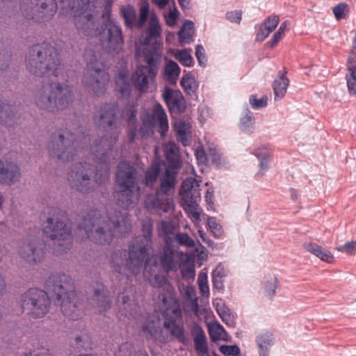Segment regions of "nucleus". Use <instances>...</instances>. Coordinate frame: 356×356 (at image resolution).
I'll list each match as a JSON object with an SVG mask.
<instances>
[{
  "label": "nucleus",
  "instance_id": "nucleus-53",
  "mask_svg": "<svg viewBox=\"0 0 356 356\" xmlns=\"http://www.w3.org/2000/svg\"><path fill=\"white\" fill-rule=\"evenodd\" d=\"M250 104L253 108H264L267 106L268 98L266 96H262L258 99L256 95H252L250 97Z\"/></svg>",
  "mask_w": 356,
  "mask_h": 356
},
{
  "label": "nucleus",
  "instance_id": "nucleus-22",
  "mask_svg": "<svg viewBox=\"0 0 356 356\" xmlns=\"http://www.w3.org/2000/svg\"><path fill=\"white\" fill-rule=\"evenodd\" d=\"M20 178L19 168L10 162H3L0 159V182L11 185Z\"/></svg>",
  "mask_w": 356,
  "mask_h": 356
},
{
  "label": "nucleus",
  "instance_id": "nucleus-59",
  "mask_svg": "<svg viewBox=\"0 0 356 356\" xmlns=\"http://www.w3.org/2000/svg\"><path fill=\"white\" fill-rule=\"evenodd\" d=\"M226 17L231 22L240 24L241 19H242V11L234 10V11L227 12L226 13Z\"/></svg>",
  "mask_w": 356,
  "mask_h": 356
},
{
  "label": "nucleus",
  "instance_id": "nucleus-49",
  "mask_svg": "<svg viewBox=\"0 0 356 356\" xmlns=\"http://www.w3.org/2000/svg\"><path fill=\"white\" fill-rule=\"evenodd\" d=\"M175 239L181 246L186 248H194L195 246L194 240L192 239L186 233L176 234Z\"/></svg>",
  "mask_w": 356,
  "mask_h": 356
},
{
  "label": "nucleus",
  "instance_id": "nucleus-64",
  "mask_svg": "<svg viewBox=\"0 0 356 356\" xmlns=\"http://www.w3.org/2000/svg\"><path fill=\"white\" fill-rule=\"evenodd\" d=\"M6 289V284L3 276L0 273V297L3 294Z\"/></svg>",
  "mask_w": 356,
  "mask_h": 356
},
{
  "label": "nucleus",
  "instance_id": "nucleus-52",
  "mask_svg": "<svg viewBox=\"0 0 356 356\" xmlns=\"http://www.w3.org/2000/svg\"><path fill=\"white\" fill-rule=\"evenodd\" d=\"M207 225L216 237H220L222 234V227L218 223L215 218L209 217L207 219Z\"/></svg>",
  "mask_w": 356,
  "mask_h": 356
},
{
  "label": "nucleus",
  "instance_id": "nucleus-33",
  "mask_svg": "<svg viewBox=\"0 0 356 356\" xmlns=\"http://www.w3.org/2000/svg\"><path fill=\"white\" fill-rule=\"evenodd\" d=\"M165 154L166 160L170 163L169 165L177 169L181 165L180 156L179 154V148L174 143H168L165 147Z\"/></svg>",
  "mask_w": 356,
  "mask_h": 356
},
{
  "label": "nucleus",
  "instance_id": "nucleus-17",
  "mask_svg": "<svg viewBox=\"0 0 356 356\" xmlns=\"http://www.w3.org/2000/svg\"><path fill=\"white\" fill-rule=\"evenodd\" d=\"M144 205L149 211L167 213L172 208V197L156 190L154 194H149L145 197Z\"/></svg>",
  "mask_w": 356,
  "mask_h": 356
},
{
  "label": "nucleus",
  "instance_id": "nucleus-2",
  "mask_svg": "<svg viewBox=\"0 0 356 356\" xmlns=\"http://www.w3.org/2000/svg\"><path fill=\"white\" fill-rule=\"evenodd\" d=\"M27 70L38 76L54 77L44 83L35 97L36 106L40 110L55 113L67 108L73 100V92L67 81L68 75L61 65L56 49L48 43L36 44L30 49L26 58Z\"/></svg>",
  "mask_w": 356,
  "mask_h": 356
},
{
  "label": "nucleus",
  "instance_id": "nucleus-61",
  "mask_svg": "<svg viewBox=\"0 0 356 356\" xmlns=\"http://www.w3.org/2000/svg\"><path fill=\"white\" fill-rule=\"evenodd\" d=\"M225 276V269L221 265H218L212 272V277L223 278Z\"/></svg>",
  "mask_w": 356,
  "mask_h": 356
},
{
  "label": "nucleus",
  "instance_id": "nucleus-46",
  "mask_svg": "<svg viewBox=\"0 0 356 356\" xmlns=\"http://www.w3.org/2000/svg\"><path fill=\"white\" fill-rule=\"evenodd\" d=\"M279 286V281L276 277H271L264 284V291L266 295L270 298H273L275 293L276 290Z\"/></svg>",
  "mask_w": 356,
  "mask_h": 356
},
{
  "label": "nucleus",
  "instance_id": "nucleus-54",
  "mask_svg": "<svg viewBox=\"0 0 356 356\" xmlns=\"http://www.w3.org/2000/svg\"><path fill=\"white\" fill-rule=\"evenodd\" d=\"M220 353L226 356H236L240 353V349L237 346L222 345L220 347Z\"/></svg>",
  "mask_w": 356,
  "mask_h": 356
},
{
  "label": "nucleus",
  "instance_id": "nucleus-47",
  "mask_svg": "<svg viewBox=\"0 0 356 356\" xmlns=\"http://www.w3.org/2000/svg\"><path fill=\"white\" fill-rule=\"evenodd\" d=\"M175 58L184 66L191 67L193 64V58L186 49L178 51Z\"/></svg>",
  "mask_w": 356,
  "mask_h": 356
},
{
  "label": "nucleus",
  "instance_id": "nucleus-45",
  "mask_svg": "<svg viewBox=\"0 0 356 356\" xmlns=\"http://www.w3.org/2000/svg\"><path fill=\"white\" fill-rule=\"evenodd\" d=\"M254 123L253 114L250 111H247L246 113L241 119L240 128L243 131L248 132L253 129Z\"/></svg>",
  "mask_w": 356,
  "mask_h": 356
},
{
  "label": "nucleus",
  "instance_id": "nucleus-9",
  "mask_svg": "<svg viewBox=\"0 0 356 356\" xmlns=\"http://www.w3.org/2000/svg\"><path fill=\"white\" fill-rule=\"evenodd\" d=\"M84 56L87 64L84 70L83 83L90 91L101 96L106 91L110 81L106 65L90 50L87 49Z\"/></svg>",
  "mask_w": 356,
  "mask_h": 356
},
{
  "label": "nucleus",
  "instance_id": "nucleus-14",
  "mask_svg": "<svg viewBox=\"0 0 356 356\" xmlns=\"http://www.w3.org/2000/svg\"><path fill=\"white\" fill-rule=\"evenodd\" d=\"M44 245L38 238H26L19 249V257L29 265L40 263L44 257Z\"/></svg>",
  "mask_w": 356,
  "mask_h": 356
},
{
  "label": "nucleus",
  "instance_id": "nucleus-7",
  "mask_svg": "<svg viewBox=\"0 0 356 356\" xmlns=\"http://www.w3.org/2000/svg\"><path fill=\"white\" fill-rule=\"evenodd\" d=\"M138 175L136 168L127 161L120 162L115 173L114 197L122 208L133 207L138 200Z\"/></svg>",
  "mask_w": 356,
  "mask_h": 356
},
{
  "label": "nucleus",
  "instance_id": "nucleus-30",
  "mask_svg": "<svg viewBox=\"0 0 356 356\" xmlns=\"http://www.w3.org/2000/svg\"><path fill=\"white\" fill-rule=\"evenodd\" d=\"M163 326L165 328L170 330L171 335L175 337L178 341L182 343H186L188 339L185 334L184 326L178 325L174 318H166Z\"/></svg>",
  "mask_w": 356,
  "mask_h": 356
},
{
  "label": "nucleus",
  "instance_id": "nucleus-10",
  "mask_svg": "<svg viewBox=\"0 0 356 356\" xmlns=\"http://www.w3.org/2000/svg\"><path fill=\"white\" fill-rule=\"evenodd\" d=\"M200 190L199 181L193 177L186 178L183 181L180 190L184 209L195 225L200 222L201 216L203 215V211L198 204L201 198Z\"/></svg>",
  "mask_w": 356,
  "mask_h": 356
},
{
  "label": "nucleus",
  "instance_id": "nucleus-29",
  "mask_svg": "<svg viewBox=\"0 0 356 356\" xmlns=\"http://www.w3.org/2000/svg\"><path fill=\"white\" fill-rule=\"evenodd\" d=\"M256 343L259 356H269L270 348L273 344V334L270 332H262L257 336Z\"/></svg>",
  "mask_w": 356,
  "mask_h": 356
},
{
  "label": "nucleus",
  "instance_id": "nucleus-19",
  "mask_svg": "<svg viewBox=\"0 0 356 356\" xmlns=\"http://www.w3.org/2000/svg\"><path fill=\"white\" fill-rule=\"evenodd\" d=\"M178 253L173 250L170 244H165L163 252L159 256H156L154 262L156 266H159L163 270L168 273L176 270L179 266L177 259Z\"/></svg>",
  "mask_w": 356,
  "mask_h": 356
},
{
  "label": "nucleus",
  "instance_id": "nucleus-15",
  "mask_svg": "<svg viewBox=\"0 0 356 356\" xmlns=\"http://www.w3.org/2000/svg\"><path fill=\"white\" fill-rule=\"evenodd\" d=\"M143 127L152 129L155 126L159 127L158 131L163 136L168 131V121L167 114L161 104L157 103L152 108L146 112L141 118Z\"/></svg>",
  "mask_w": 356,
  "mask_h": 356
},
{
  "label": "nucleus",
  "instance_id": "nucleus-60",
  "mask_svg": "<svg viewBox=\"0 0 356 356\" xmlns=\"http://www.w3.org/2000/svg\"><path fill=\"white\" fill-rule=\"evenodd\" d=\"M349 64H356V31L353 40V46L348 58Z\"/></svg>",
  "mask_w": 356,
  "mask_h": 356
},
{
  "label": "nucleus",
  "instance_id": "nucleus-38",
  "mask_svg": "<svg viewBox=\"0 0 356 356\" xmlns=\"http://www.w3.org/2000/svg\"><path fill=\"white\" fill-rule=\"evenodd\" d=\"M193 23L186 21L178 33L179 41L181 44H189L193 35Z\"/></svg>",
  "mask_w": 356,
  "mask_h": 356
},
{
  "label": "nucleus",
  "instance_id": "nucleus-63",
  "mask_svg": "<svg viewBox=\"0 0 356 356\" xmlns=\"http://www.w3.org/2000/svg\"><path fill=\"white\" fill-rule=\"evenodd\" d=\"M213 286L217 289H222L223 288L222 278L212 277Z\"/></svg>",
  "mask_w": 356,
  "mask_h": 356
},
{
  "label": "nucleus",
  "instance_id": "nucleus-62",
  "mask_svg": "<svg viewBox=\"0 0 356 356\" xmlns=\"http://www.w3.org/2000/svg\"><path fill=\"white\" fill-rule=\"evenodd\" d=\"M181 272L184 277H194L195 276V270L193 267L191 266H189L186 268H183Z\"/></svg>",
  "mask_w": 356,
  "mask_h": 356
},
{
  "label": "nucleus",
  "instance_id": "nucleus-1",
  "mask_svg": "<svg viewBox=\"0 0 356 356\" xmlns=\"http://www.w3.org/2000/svg\"><path fill=\"white\" fill-rule=\"evenodd\" d=\"M122 113L116 104H105L102 105L95 118V122L105 129L113 130L109 135L96 139L88 147L90 141L88 134L83 132L79 127L75 132L67 129H59L53 134L48 143V149L52 158L62 162H67L74 159L85 148L90 150L92 159L97 163L104 166L99 173L97 167L92 164L80 162L72 165L67 175V180L70 186L81 193H89L108 179V164L116 160L119 156L116 145L118 134L115 130L120 121Z\"/></svg>",
  "mask_w": 356,
  "mask_h": 356
},
{
  "label": "nucleus",
  "instance_id": "nucleus-6",
  "mask_svg": "<svg viewBox=\"0 0 356 356\" xmlns=\"http://www.w3.org/2000/svg\"><path fill=\"white\" fill-rule=\"evenodd\" d=\"M142 57L145 65H137L132 77L128 71L120 70L115 77V90L123 98L129 97L132 90V84L141 92L149 91L154 82L161 61L158 44L143 49Z\"/></svg>",
  "mask_w": 356,
  "mask_h": 356
},
{
  "label": "nucleus",
  "instance_id": "nucleus-11",
  "mask_svg": "<svg viewBox=\"0 0 356 356\" xmlns=\"http://www.w3.org/2000/svg\"><path fill=\"white\" fill-rule=\"evenodd\" d=\"M56 0H22L20 10L29 19L37 22L49 21L56 11Z\"/></svg>",
  "mask_w": 356,
  "mask_h": 356
},
{
  "label": "nucleus",
  "instance_id": "nucleus-27",
  "mask_svg": "<svg viewBox=\"0 0 356 356\" xmlns=\"http://www.w3.org/2000/svg\"><path fill=\"white\" fill-rule=\"evenodd\" d=\"M286 74V71L285 70L283 72L280 71L278 77L275 79L273 83V89L275 100L282 99L286 92L289 85V80Z\"/></svg>",
  "mask_w": 356,
  "mask_h": 356
},
{
  "label": "nucleus",
  "instance_id": "nucleus-25",
  "mask_svg": "<svg viewBox=\"0 0 356 356\" xmlns=\"http://www.w3.org/2000/svg\"><path fill=\"white\" fill-rule=\"evenodd\" d=\"M280 22V17L277 15L268 17L259 26L256 35L257 40L264 41L275 29Z\"/></svg>",
  "mask_w": 356,
  "mask_h": 356
},
{
  "label": "nucleus",
  "instance_id": "nucleus-28",
  "mask_svg": "<svg viewBox=\"0 0 356 356\" xmlns=\"http://www.w3.org/2000/svg\"><path fill=\"white\" fill-rule=\"evenodd\" d=\"M192 127L190 122L185 120H179L175 124V130L177 136V140L184 146L190 144Z\"/></svg>",
  "mask_w": 356,
  "mask_h": 356
},
{
  "label": "nucleus",
  "instance_id": "nucleus-44",
  "mask_svg": "<svg viewBox=\"0 0 356 356\" xmlns=\"http://www.w3.org/2000/svg\"><path fill=\"white\" fill-rule=\"evenodd\" d=\"M289 24V22L288 21H285L281 24L278 30L273 35L272 39L268 42L270 47L273 48L278 44L284 35L285 31L287 30Z\"/></svg>",
  "mask_w": 356,
  "mask_h": 356
},
{
  "label": "nucleus",
  "instance_id": "nucleus-34",
  "mask_svg": "<svg viewBox=\"0 0 356 356\" xmlns=\"http://www.w3.org/2000/svg\"><path fill=\"white\" fill-rule=\"evenodd\" d=\"M115 356H149L145 350L138 349L131 342L121 344Z\"/></svg>",
  "mask_w": 356,
  "mask_h": 356
},
{
  "label": "nucleus",
  "instance_id": "nucleus-21",
  "mask_svg": "<svg viewBox=\"0 0 356 356\" xmlns=\"http://www.w3.org/2000/svg\"><path fill=\"white\" fill-rule=\"evenodd\" d=\"M155 281L158 282V286H166L168 291L167 296L162 298V301L164 306L166 307L167 312H172L175 317L181 316V309L179 303L175 299V296L172 291V287L167 284V280L159 275L154 276Z\"/></svg>",
  "mask_w": 356,
  "mask_h": 356
},
{
  "label": "nucleus",
  "instance_id": "nucleus-56",
  "mask_svg": "<svg viewBox=\"0 0 356 356\" xmlns=\"http://www.w3.org/2000/svg\"><path fill=\"white\" fill-rule=\"evenodd\" d=\"M179 11L176 8L170 10L168 15H165V23L169 26H173L177 22Z\"/></svg>",
  "mask_w": 356,
  "mask_h": 356
},
{
  "label": "nucleus",
  "instance_id": "nucleus-4",
  "mask_svg": "<svg viewBox=\"0 0 356 356\" xmlns=\"http://www.w3.org/2000/svg\"><path fill=\"white\" fill-rule=\"evenodd\" d=\"M131 222L127 213L115 211L103 215L97 209L90 211L79 224L80 232L95 243L110 244L114 236H123L130 232Z\"/></svg>",
  "mask_w": 356,
  "mask_h": 356
},
{
  "label": "nucleus",
  "instance_id": "nucleus-42",
  "mask_svg": "<svg viewBox=\"0 0 356 356\" xmlns=\"http://www.w3.org/2000/svg\"><path fill=\"white\" fill-rule=\"evenodd\" d=\"M174 227L172 225L167 221L162 220L160 223L159 228V233L162 236L165 242V244L171 243L170 234L173 233Z\"/></svg>",
  "mask_w": 356,
  "mask_h": 356
},
{
  "label": "nucleus",
  "instance_id": "nucleus-55",
  "mask_svg": "<svg viewBox=\"0 0 356 356\" xmlns=\"http://www.w3.org/2000/svg\"><path fill=\"white\" fill-rule=\"evenodd\" d=\"M337 250L341 252H346L348 254L353 255L356 252V242L350 241L340 245L336 248Z\"/></svg>",
  "mask_w": 356,
  "mask_h": 356
},
{
  "label": "nucleus",
  "instance_id": "nucleus-26",
  "mask_svg": "<svg viewBox=\"0 0 356 356\" xmlns=\"http://www.w3.org/2000/svg\"><path fill=\"white\" fill-rule=\"evenodd\" d=\"M303 248L306 251L314 254L324 262L332 264L334 261L333 254L329 250L315 243L306 242L303 244Z\"/></svg>",
  "mask_w": 356,
  "mask_h": 356
},
{
  "label": "nucleus",
  "instance_id": "nucleus-13",
  "mask_svg": "<svg viewBox=\"0 0 356 356\" xmlns=\"http://www.w3.org/2000/svg\"><path fill=\"white\" fill-rule=\"evenodd\" d=\"M71 283L74 284L72 279L70 277ZM73 285L72 291L68 292L63 295L62 300H60V309L63 315L68 319L76 321L81 318L83 314V303L81 302L83 300L81 298L79 293L78 294L74 289Z\"/></svg>",
  "mask_w": 356,
  "mask_h": 356
},
{
  "label": "nucleus",
  "instance_id": "nucleus-3",
  "mask_svg": "<svg viewBox=\"0 0 356 356\" xmlns=\"http://www.w3.org/2000/svg\"><path fill=\"white\" fill-rule=\"evenodd\" d=\"M143 234L134 238L129 246V251L118 250L112 252L110 261L113 269L122 275L129 277L140 273L147 263L153 251L151 220L143 223Z\"/></svg>",
  "mask_w": 356,
  "mask_h": 356
},
{
  "label": "nucleus",
  "instance_id": "nucleus-20",
  "mask_svg": "<svg viewBox=\"0 0 356 356\" xmlns=\"http://www.w3.org/2000/svg\"><path fill=\"white\" fill-rule=\"evenodd\" d=\"M177 169L171 165L167 166L165 171L161 172L159 176V185L157 190L161 193H164L171 197L177 183Z\"/></svg>",
  "mask_w": 356,
  "mask_h": 356
},
{
  "label": "nucleus",
  "instance_id": "nucleus-12",
  "mask_svg": "<svg viewBox=\"0 0 356 356\" xmlns=\"http://www.w3.org/2000/svg\"><path fill=\"white\" fill-rule=\"evenodd\" d=\"M100 42L103 49L109 54L120 53L124 44L122 31L115 21L108 19L99 32Z\"/></svg>",
  "mask_w": 356,
  "mask_h": 356
},
{
  "label": "nucleus",
  "instance_id": "nucleus-31",
  "mask_svg": "<svg viewBox=\"0 0 356 356\" xmlns=\"http://www.w3.org/2000/svg\"><path fill=\"white\" fill-rule=\"evenodd\" d=\"M18 108L19 106L5 104L0 99V124L10 127L11 122L14 121V117H15V113Z\"/></svg>",
  "mask_w": 356,
  "mask_h": 356
},
{
  "label": "nucleus",
  "instance_id": "nucleus-43",
  "mask_svg": "<svg viewBox=\"0 0 356 356\" xmlns=\"http://www.w3.org/2000/svg\"><path fill=\"white\" fill-rule=\"evenodd\" d=\"M197 284L200 293L202 297L208 298L209 296V287L208 285V277L206 273L201 272L198 275Z\"/></svg>",
  "mask_w": 356,
  "mask_h": 356
},
{
  "label": "nucleus",
  "instance_id": "nucleus-35",
  "mask_svg": "<svg viewBox=\"0 0 356 356\" xmlns=\"http://www.w3.org/2000/svg\"><path fill=\"white\" fill-rule=\"evenodd\" d=\"M194 335V345L196 351L199 353L207 354V338L203 330L197 327L193 331Z\"/></svg>",
  "mask_w": 356,
  "mask_h": 356
},
{
  "label": "nucleus",
  "instance_id": "nucleus-58",
  "mask_svg": "<svg viewBox=\"0 0 356 356\" xmlns=\"http://www.w3.org/2000/svg\"><path fill=\"white\" fill-rule=\"evenodd\" d=\"M195 56L200 65H205L207 58L204 53V49L200 44L197 45L195 47Z\"/></svg>",
  "mask_w": 356,
  "mask_h": 356
},
{
  "label": "nucleus",
  "instance_id": "nucleus-5",
  "mask_svg": "<svg viewBox=\"0 0 356 356\" xmlns=\"http://www.w3.org/2000/svg\"><path fill=\"white\" fill-rule=\"evenodd\" d=\"M47 291L32 288L22 295L20 305L22 312L33 318H43L49 310L51 298H56L60 303L63 295L72 292L73 284L70 277L65 274L51 275L46 282Z\"/></svg>",
  "mask_w": 356,
  "mask_h": 356
},
{
  "label": "nucleus",
  "instance_id": "nucleus-41",
  "mask_svg": "<svg viewBox=\"0 0 356 356\" xmlns=\"http://www.w3.org/2000/svg\"><path fill=\"white\" fill-rule=\"evenodd\" d=\"M161 331L158 321L149 320L142 327V332L146 337L156 338Z\"/></svg>",
  "mask_w": 356,
  "mask_h": 356
},
{
  "label": "nucleus",
  "instance_id": "nucleus-24",
  "mask_svg": "<svg viewBox=\"0 0 356 356\" xmlns=\"http://www.w3.org/2000/svg\"><path fill=\"white\" fill-rule=\"evenodd\" d=\"M94 298L99 313L106 312L111 307L110 293L102 284H97V287L94 290Z\"/></svg>",
  "mask_w": 356,
  "mask_h": 356
},
{
  "label": "nucleus",
  "instance_id": "nucleus-37",
  "mask_svg": "<svg viewBox=\"0 0 356 356\" xmlns=\"http://www.w3.org/2000/svg\"><path fill=\"white\" fill-rule=\"evenodd\" d=\"M208 331L211 341H226L227 334L224 327L218 323H211L208 325Z\"/></svg>",
  "mask_w": 356,
  "mask_h": 356
},
{
  "label": "nucleus",
  "instance_id": "nucleus-50",
  "mask_svg": "<svg viewBox=\"0 0 356 356\" xmlns=\"http://www.w3.org/2000/svg\"><path fill=\"white\" fill-rule=\"evenodd\" d=\"M333 14L337 20L345 19L349 12L348 5L346 3H341L332 8Z\"/></svg>",
  "mask_w": 356,
  "mask_h": 356
},
{
  "label": "nucleus",
  "instance_id": "nucleus-51",
  "mask_svg": "<svg viewBox=\"0 0 356 356\" xmlns=\"http://www.w3.org/2000/svg\"><path fill=\"white\" fill-rule=\"evenodd\" d=\"M254 155L260 160L261 169L266 170L268 168V151L266 147L257 149L254 151Z\"/></svg>",
  "mask_w": 356,
  "mask_h": 356
},
{
  "label": "nucleus",
  "instance_id": "nucleus-23",
  "mask_svg": "<svg viewBox=\"0 0 356 356\" xmlns=\"http://www.w3.org/2000/svg\"><path fill=\"white\" fill-rule=\"evenodd\" d=\"M161 34V27L159 19L154 13H152L149 21V26L146 31V45L144 47V49L147 46H152L154 44H158L159 49L160 44L157 42V39L160 38Z\"/></svg>",
  "mask_w": 356,
  "mask_h": 356
},
{
  "label": "nucleus",
  "instance_id": "nucleus-57",
  "mask_svg": "<svg viewBox=\"0 0 356 356\" xmlns=\"http://www.w3.org/2000/svg\"><path fill=\"white\" fill-rule=\"evenodd\" d=\"M195 155L199 164L206 165L207 163V156L202 146L195 149Z\"/></svg>",
  "mask_w": 356,
  "mask_h": 356
},
{
  "label": "nucleus",
  "instance_id": "nucleus-18",
  "mask_svg": "<svg viewBox=\"0 0 356 356\" xmlns=\"http://www.w3.org/2000/svg\"><path fill=\"white\" fill-rule=\"evenodd\" d=\"M162 97L171 113H182L186 110V101L179 90L165 87Z\"/></svg>",
  "mask_w": 356,
  "mask_h": 356
},
{
  "label": "nucleus",
  "instance_id": "nucleus-48",
  "mask_svg": "<svg viewBox=\"0 0 356 356\" xmlns=\"http://www.w3.org/2000/svg\"><path fill=\"white\" fill-rule=\"evenodd\" d=\"M180 83L184 91L188 94L195 92L197 88L196 81L192 76H187L182 77Z\"/></svg>",
  "mask_w": 356,
  "mask_h": 356
},
{
  "label": "nucleus",
  "instance_id": "nucleus-8",
  "mask_svg": "<svg viewBox=\"0 0 356 356\" xmlns=\"http://www.w3.org/2000/svg\"><path fill=\"white\" fill-rule=\"evenodd\" d=\"M48 216L42 219L44 233L52 240L58 243L56 252L61 253L71 248L72 245V227L66 213L59 208L52 207L48 209Z\"/></svg>",
  "mask_w": 356,
  "mask_h": 356
},
{
  "label": "nucleus",
  "instance_id": "nucleus-36",
  "mask_svg": "<svg viewBox=\"0 0 356 356\" xmlns=\"http://www.w3.org/2000/svg\"><path fill=\"white\" fill-rule=\"evenodd\" d=\"M161 174V165L158 163H153L147 170L145 175V184L149 187L153 188L157 179H159V176Z\"/></svg>",
  "mask_w": 356,
  "mask_h": 356
},
{
  "label": "nucleus",
  "instance_id": "nucleus-39",
  "mask_svg": "<svg viewBox=\"0 0 356 356\" xmlns=\"http://www.w3.org/2000/svg\"><path fill=\"white\" fill-rule=\"evenodd\" d=\"M346 75L348 90L350 95H356V64H350Z\"/></svg>",
  "mask_w": 356,
  "mask_h": 356
},
{
  "label": "nucleus",
  "instance_id": "nucleus-16",
  "mask_svg": "<svg viewBox=\"0 0 356 356\" xmlns=\"http://www.w3.org/2000/svg\"><path fill=\"white\" fill-rule=\"evenodd\" d=\"M149 4L143 3L140 8V16L137 19L136 12L134 8L130 5L122 6L120 8L121 15L124 20L125 26L129 29L134 27L138 29L143 27L147 22L149 15Z\"/></svg>",
  "mask_w": 356,
  "mask_h": 356
},
{
  "label": "nucleus",
  "instance_id": "nucleus-32",
  "mask_svg": "<svg viewBox=\"0 0 356 356\" xmlns=\"http://www.w3.org/2000/svg\"><path fill=\"white\" fill-rule=\"evenodd\" d=\"M181 72L180 67L178 64L169 60L165 63L163 68V77L171 84H175Z\"/></svg>",
  "mask_w": 356,
  "mask_h": 356
},
{
  "label": "nucleus",
  "instance_id": "nucleus-40",
  "mask_svg": "<svg viewBox=\"0 0 356 356\" xmlns=\"http://www.w3.org/2000/svg\"><path fill=\"white\" fill-rule=\"evenodd\" d=\"M92 344L91 337L86 331L82 332L81 335L76 336L74 339V345L79 350H91Z\"/></svg>",
  "mask_w": 356,
  "mask_h": 356
}]
</instances>
